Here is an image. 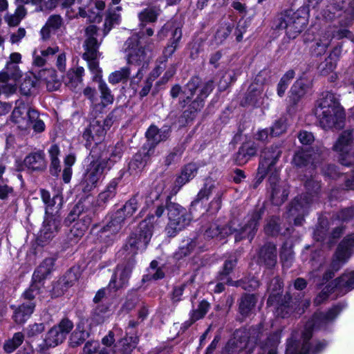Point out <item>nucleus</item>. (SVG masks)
I'll return each instance as SVG.
<instances>
[{"label":"nucleus","instance_id":"nucleus-40","mask_svg":"<svg viewBox=\"0 0 354 354\" xmlns=\"http://www.w3.org/2000/svg\"><path fill=\"white\" fill-rule=\"evenodd\" d=\"M306 93V86L301 81H296L292 86L289 100L292 105L296 106Z\"/></svg>","mask_w":354,"mask_h":354},{"label":"nucleus","instance_id":"nucleus-51","mask_svg":"<svg viewBox=\"0 0 354 354\" xmlns=\"http://www.w3.org/2000/svg\"><path fill=\"white\" fill-rule=\"evenodd\" d=\"M82 354H110L109 350L100 344L96 341L87 342L84 348Z\"/></svg>","mask_w":354,"mask_h":354},{"label":"nucleus","instance_id":"nucleus-12","mask_svg":"<svg viewBox=\"0 0 354 354\" xmlns=\"http://www.w3.org/2000/svg\"><path fill=\"white\" fill-rule=\"evenodd\" d=\"M123 50L128 64L140 65L146 59V53L140 44L138 35L129 37L124 44Z\"/></svg>","mask_w":354,"mask_h":354},{"label":"nucleus","instance_id":"nucleus-4","mask_svg":"<svg viewBox=\"0 0 354 354\" xmlns=\"http://www.w3.org/2000/svg\"><path fill=\"white\" fill-rule=\"evenodd\" d=\"M169 222L165 232L169 237H174L189 225L192 217L187 210L178 203L171 202L168 196L166 203Z\"/></svg>","mask_w":354,"mask_h":354},{"label":"nucleus","instance_id":"nucleus-34","mask_svg":"<svg viewBox=\"0 0 354 354\" xmlns=\"http://www.w3.org/2000/svg\"><path fill=\"white\" fill-rule=\"evenodd\" d=\"M137 233H132L127 238L125 244L122 247V251L125 252V257L134 259L138 251H142L144 243L137 242Z\"/></svg>","mask_w":354,"mask_h":354},{"label":"nucleus","instance_id":"nucleus-64","mask_svg":"<svg viewBox=\"0 0 354 354\" xmlns=\"http://www.w3.org/2000/svg\"><path fill=\"white\" fill-rule=\"evenodd\" d=\"M78 279V274L74 269H70L66 274L59 281V284L66 288L72 286Z\"/></svg>","mask_w":354,"mask_h":354},{"label":"nucleus","instance_id":"nucleus-29","mask_svg":"<svg viewBox=\"0 0 354 354\" xmlns=\"http://www.w3.org/2000/svg\"><path fill=\"white\" fill-rule=\"evenodd\" d=\"M310 339L305 340L303 338V344L300 351H298L296 346L293 343L290 342L288 344L286 351L290 347L292 348L294 354H318L326 346L327 344L325 341L317 342L313 346H310L309 344Z\"/></svg>","mask_w":354,"mask_h":354},{"label":"nucleus","instance_id":"nucleus-61","mask_svg":"<svg viewBox=\"0 0 354 354\" xmlns=\"http://www.w3.org/2000/svg\"><path fill=\"white\" fill-rule=\"evenodd\" d=\"M259 281L254 277H251L243 280L235 281L236 286H241L244 290L248 291L256 290L259 286Z\"/></svg>","mask_w":354,"mask_h":354},{"label":"nucleus","instance_id":"nucleus-10","mask_svg":"<svg viewBox=\"0 0 354 354\" xmlns=\"http://www.w3.org/2000/svg\"><path fill=\"white\" fill-rule=\"evenodd\" d=\"M136 262V259L133 257H124V261L116 266L109 287L116 290L125 286L128 283Z\"/></svg>","mask_w":354,"mask_h":354},{"label":"nucleus","instance_id":"nucleus-16","mask_svg":"<svg viewBox=\"0 0 354 354\" xmlns=\"http://www.w3.org/2000/svg\"><path fill=\"white\" fill-rule=\"evenodd\" d=\"M281 153L282 150L278 145L266 147L261 151L259 165L271 171V174L274 172H279L275 165Z\"/></svg>","mask_w":354,"mask_h":354},{"label":"nucleus","instance_id":"nucleus-57","mask_svg":"<svg viewBox=\"0 0 354 354\" xmlns=\"http://www.w3.org/2000/svg\"><path fill=\"white\" fill-rule=\"evenodd\" d=\"M262 92L263 88H261V86L252 83L248 89L247 95L245 97L246 102L251 104H256L258 102Z\"/></svg>","mask_w":354,"mask_h":354},{"label":"nucleus","instance_id":"nucleus-20","mask_svg":"<svg viewBox=\"0 0 354 354\" xmlns=\"http://www.w3.org/2000/svg\"><path fill=\"white\" fill-rule=\"evenodd\" d=\"M156 222V221L153 215H147L139 224V231L138 233H137V242L145 244L143 250H146L151 241Z\"/></svg>","mask_w":354,"mask_h":354},{"label":"nucleus","instance_id":"nucleus-1","mask_svg":"<svg viewBox=\"0 0 354 354\" xmlns=\"http://www.w3.org/2000/svg\"><path fill=\"white\" fill-rule=\"evenodd\" d=\"M98 28L95 25H89L85 29L86 37L84 47L85 52L82 57L86 61L90 71L93 74V80L98 82V89L100 92V97L103 106L111 104L113 102L114 97L107 84L101 79L102 70L99 66L98 58L100 53L98 48L101 42H99L96 36L97 35Z\"/></svg>","mask_w":354,"mask_h":354},{"label":"nucleus","instance_id":"nucleus-28","mask_svg":"<svg viewBox=\"0 0 354 354\" xmlns=\"http://www.w3.org/2000/svg\"><path fill=\"white\" fill-rule=\"evenodd\" d=\"M55 261V257L46 258L35 270L32 280L42 283V281L53 271Z\"/></svg>","mask_w":354,"mask_h":354},{"label":"nucleus","instance_id":"nucleus-33","mask_svg":"<svg viewBox=\"0 0 354 354\" xmlns=\"http://www.w3.org/2000/svg\"><path fill=\"white\" fill-rule=\"evenodd\" d=\"M21 77V72L15 63H7L6 68L0 72V82L3 84L8 83L9 81L16 84Z\"/></svg>","mask_w":354,"mask_h":354},{"label":"nucleus","instance_id":"nucleus-7","mask_svg":"<svg viewBox=\"0 0 354 354\" xmlns=\"http://www.w3.org/2000/svg\"><path fill=\"white\" fill-rule=\"evenodd\" d=\"M341 310L342 308L339 306H335L326 313H315L312 319L306 323L302 333V338H304L305 340L310 339L314 329L322 328L326 326L328 323L333 322Z\"/></svg>","mask_w":354,"mask_h":354},{"label":"nucleus","instance_id":"nucleus-37","mask_svg":"<svg viewBox=\"0 0 354 354\" xmlns=\"http://www.w3.org/2000/svg\"><path fill=\"white\" fill-rule=\"evenodd\" d=\"M331 41V33L327 31L320 38L316 39L311 46L310 49L312 53L317 56L324 54L328 47L330 46Z\"/></svg>","mask_w":354,"mask_h":354},{"label":"nucleus","instance_id":"nucleus-6","mask_svg":"<svg viewBox=\"0 0 354 354\" xmlns=\"http://www.w3.org/2000/svg\"><path fill=\"white\" fill-rule=\"evenodd\" d=\"M306 24V19L299 12L286 10L274 19L273 26L277 30H286L290 38H295L301 32Z\"/></svg>","mask_w":354,"mask_h":354},{"label":"nucleus","instance_id":"nucleus-62","mask_svg":"<svg viewBox=\"0 0 354 354\" xmlns=\"http://www.w3.org/2000/svg\"><path fill=\"white\" fill-rule=\"evenodd\" d=\"M138 339L136 337H130L129 338L126 337L120 341L122 348L120 352L122 354H131L133 349L136 348L138 344Z\"/></svg>","mask_w":354,"mask_h":354},{"label":"nucleus","instance_id":"nucleus-59","mask_svg":"<svg viewBox=\"0 0 354 354\" xmlns=\"http://www.w3.org/2000/svg\"><path fill=\"white\" fill-rule=\"evenodd\" d=\"M294 77L295 71L293 70H289L281 77L277 85V94L279 96L282 97L284 95L290 80H292Z\"/></svg>","mask_w":354,"mask_h":354},{"label":"nucleus","instance_id":"nucleus-52","mask_svg":"<svg viewBox=\"0 0 354 354\" xmlns=\"http://www.w3.org/2000/svg\"><path fill=\"white\" fill-rule=\"evenodd\" d=\"M146 165V160L141 153H136L129 163L130 173L137 174Z\"/></svg>","mask_w":354,"mask_h":354},{"label":"nucleus","instance_id":"nucleus-9","mask_svg":"<svg viewBox=\"0 0 354 354\" xmlns=\"http://www.w3.org/2000/svg\"><path fill=\"white\" fill-rule=\"evenodd\" d=\"M281 288V284L279 279H274L268 287V289L272 292L268 299L267 304L270 306H274L277 315L284 317L288 314V308L291 297L289 294L280 295L278 290H280Z\"/></svg>","mask_w":354,"mask_h":354},{"label":"nucleus","instance_id":"nucleus-43","mask_svg":"<svg viewBox=\"0 0 354 354\" xmlns=\"http://www.w3.org/2000/svg\"><path fill=\"white\" fill-rule=\"evenodd\" d=\"M131 71V67L127 66L111 73L109 76V83L116 84L120 82H127L130 77Z\"/></svg>","mask_w":354,"mask_h":354},{"label":"nucleus","instance_id":"nucleus-25","mask_svg":"<svg viewBox=\"0 0 354 354\" xmlns=\"http://www.w3.org/2000/svg\"><path fill=\"white\" fill-rule=\"evenodd\" d=\"M197 171L198 167L194 163H189L184 166L181 169L180 176H178L175 180L172 192L176 194L185 184L194 178Z\"/></svg>","mask_w":354,"mask_h":354},{"label":"nucleus","instance_id":"nucleus-48","mask_svg":"<svg viewBox=\"0 0 354 354\" xmlns=\"http://www.w3.org/2000/svg\"><path fill=\"white\" fill-rule=\"evenodd\" d=\"M198 244L196 239H187L183 241V245L175 253L176 259H180L189 255L196 248Z\"/></svg>","mask_w":354,"mask_h":354},{"label":"nucleus","instance_id":"nucleus-21","mask_svg":"<svg viewBox=\"0 0 354 354\" xmlns=\"http://www.w3.org/2000/svg\"><path fill=\"white\" fill-rule=\"evenodd\" d=\"M352 130L344 131L333 147L334 151L340 153L341 158H339V162L342 165L344 166L350 165V162L348 161L344 156L349 151L350 145L352 142Z\"/></svg>","mask_w":354,"mask_h":354},{"label":"nucleus","instance_id":"nucleus-50","mask_svg":"<svg viewBox=\"0 0 354 354\" xmlns=\"http://www.w3.org/2000/svg\"><path fill=\"white\" fill-rule=\"evenodd\" d=\"M24 339V336L22 333H15L12 338L5 342L3 344L5 352L7 353H12L23 343Z\"/></svg>","mask_w":354,"mask_h":354},{"label":"nucleus","instance_id":"nucleus-35","mask_svg":"<svg viewBox=\"0 0 354 354\" xmlns=\"http://www.w3.org/2000/svg\"><path fill=\"white\" fill-rule=\"evenodd\" d=\"M333 283H335L336 290L341 292H348L354 288V271L345 272L340 277L335 279Z\"/></svg>","mask_w":354,"mask_h":354},{"label":"nucleus","instance_id":"nucleus-42","mask_svg":"<svg viewBox=\"0 0 354 354\" xmlns=\"http://www.w3.org/2000/svg\"><path fill=\"white\" fill-rule=\"evenodd\" d=\"M160 13V9L158 6H151L140 12L138 17L142 24L153 23L157 20Z\"/></svg>","mask_w":354,"mask_h":354},{"label":"nucleus","instance_id":"nucleus-60","mask_svg":"<svg viewBox=\"0 0 354 354\" xmlns=\"http://www.w3.org/2000/svg\"><path fill=\"white\" fill-rule=\"evenodd\" d=\"M41 287L43 283L32 280L30 287L23 293L24 299L28 300V302H34L33 299L40 293Z\"/></svg>","mask_w":354,"mask_h":354},{"label":"nucleus","instance_id":"nucleus-46","mask_svg":"<svg viewBox=\"0 0 354 354\" xmlns=\"http://www.w3.org/2000/svg\"><path fill=\"white\" fill-rule=\"evenodd\" d=\"M306 192L304 195L299 197L305 198L306 201H308L309 204L313 201V198L317 195L320 190L319 182L313 178L308 179L305 183Z\"/></svg>","mask_w":354,"mask_h":354},{"label":"nucleus","instance_id":"nucleus-27","mask_svg":"<svg viewBox=\"0 0 354 354\" xmlns=\"http://www.w3.org/2000/svg\"><path fill=\"white\" fill-rule=\"evenodd\" d=\"M203 235L206 239H213L219 236L223 239L230 235L229 223L225 226H221L217 222H212L203 226Z\"/></svg>","mask_w":354,"mask_h":354},{"label":"nucleus","instance_id":"nucleus-36","mask_svg":"<svg viewBox=\"0 0 354 354\" xmlns=\"http://www.w3.org/2000/svg\"><path fill=\"white\" fill-rule=\"evenodd\" d=\"M344 0H329V4L323 11V16L327 20H333L342 15V10L345 8Z\"/></svg>","mask_w":354,"mask_h":354},{"label":"nucleus","instance_id":"nucleus-32","mask_svg":"<svg viewBox=\"0 0 354 354\" xmlns=\"http://www.w3.org/2000/svg\"><path fill=\"white\" fill-rule=\"evenodd\" d=\"M257 301L254 295L244 294L239 302V313L243 319L249 317L254 309Z\"/></svg>","mask_w":354,"mask_h":354},{"label":"nucleus","instance_id":"nucleus-23","mask_svg":"<svg viewBox=\"0 0 354 354\" xmlns=\"http://www.w3.org/2000/svg\"><path fill=\"white\" fill-rule=\"evenodd\" d=\"M24 167L31 171H43L46 167V163L44 159V153L42 151L34 152L28 155L24 160V164L18 168L19 171H22Z\"/></svg>","mask_w":354,"mask_h":354},{"label":"nucleus","instance_id":"nucleus-63","mask_svg":"<svg viewBox=\"0 0 354 354\" xmlns=\"http://www.w3.org/2000/svg\"><path fill=\"white\" fill-rule=\"evenodd\" d=\"M232 26L230 24L221 25L215 34V38L218 42H223L231 33Z\"/></svg>","mask_w":354,"mask_h":354},{"label":"nucleus","instance_id":"nucleus-31","mask_svg":"<svg viewBox=\"0 0 354 354\" xmlns=\"http://www.w3.org/2000/svg\"><path fill=\"white\" fill-rule=\"evenodd\" d=\"M35 302H24L15 309L12 316L14 321L18 324L26 322L34 312Z\"/></svg>","mask_w":354,"mask_h":354},{"label":"nucleus","instance_id":"nucleus-8","mask_svg":"<svg viewBox=\"0 0 354 354\" xmlns=\"http://www.w3.org/2000/svg\"><path fill=\"white\" fill-rule=\"evenodd\" d=\"M86 171L80 183L82 190L88 193L96 187L104 170L106 169V162H100L97 158H91Z\"/></svg>","mask_w":354,"mask_h":354},{"label":"nucleus","instance_id":"nucleus-2","mask_svg":"<svg viewBox=\"0 0 354 354\" xmlns=\"http://www.w3.org/2000/svg\"><path fill=\"white\" fill-rule=\"evenodd\" d=\"M315 115L320 126L324 129H341L344 122L345 115L335 95L326 92L317 102Z\"/></svg>","mask_w":354,"mask_h":354},{"label":"nucleus","instance_id":"nucleus-55","mask_svg":"<svg viewBox=\"0 0 354 354\" xmlns=\"http://www.w3.org/2000/svg\"><path fill=\"white\" fill-rule=\"evenodd\" d=\"M209 304L207 301L203 300L198 306V308L192 311L190 317L189 325L204 317L209 310Z\"/></svg>","mask_w":354,"mask_h":354},{"label":"nucleus","instance_id":"nucleus-19","mask_svg":"<svg viewBox=\"0 0 354 354\" xmlns=\"http://www.w3.org/2000/svg\"><path fill=\"white\" fill-rule=\"evenodd\" d=\"M277 259L276 245L272 243H266L258 252L257 262L266 268L271 269L275 266Z\"/></svg>","mask_w":354,"mask_h":354},{"label":"nucleus","instance_id":"nucleus-49","mask_svg":"<svg viewBox=\"0 0 354 354\" xmlns=\"http://www.w3.org/2000/svg\"><path fill=\"white\" fill-rule=\"evenodd\" d=\"M337 54L333 50L330 55L322 62L319 67V71L322 75H327L334 71L336 67Z\"/></svg>","mask_w":354,"mask_h":354},{"label":"nucleus","instance_id":"nucleus-58","mask_svg":"<svg viewBox=\"0 0 354 354\" xmlns=\"http://www.w3.org/2000/svg\"><path fill=\"white\" fill-rule=\"evenodd\" d=\"M88 337V333L83 329L77 328L70 337V344L72 347L82 344Z\"/></svg>","mask_w":354,"mask_h":354},{"label":"nucleus","instance_id":"nucleus-15","mask_svg":"<svg viewBox=\"0 0 354 354\" xmlns=\"http://www.w3.org/2000/svg\"><path fill=\"white\" fill-rule=\"evenodd\" d=\"M106 133V129L98 119H93L83 132L82 137L86 141V146H91L92 142L96 146L100 145Z\"/></svg>","mask_w":354,"mask_h":354},{"label":"nucleus","instance_id":"nucleus-17","mask_svg":"<svg viewBox=\"0 0 354 354\" xmlns=\"http://www.w3.org/2000/svg\"><path fill=\"white\" fill-rule=\"evenodd\" d=\"M170 132L169 127L159 129L156 126L151 125L146 132L147 143L144 146L145 149H147V153L153 150L159 142L166 140L169 137Z\"/></svg>","mask_w":354,"mask_h":354},{"label":"nucleus","instance_id":"nucleus-56","mask_svg":"<svg viewBox=\"0 0 354 354\" xmlns=\"http://www.w3.org/2000/svg\"><path fill=\"white\" fill-rule=\"evenodd\" d=\"M311 162V155L307 151H298L293 157L292 163L297 167H303Z\"/></svg>","mask_w":354,"mask_h":354},{"label":"nucleus","instance_id":"nucleus-47","mask_svg":"<svg viewBox=\"0 0 354 354\" xmlns=\"http://www.w3.org/2000/svg\"><path fill=\"white\" fill-rule=\"evenodd\" d=\"M264 232L266 234L271 236H276L280 234L281 221L279 217L272 216L266 221L264 225Z\"/></svg>","mask_w":354,"mask_h":354},{"label":"nucleus","instance_id":"nucleus-44","mask_svg":"<svg viewBox=\"0 0 354 354\" xmlns=\"http://www.w3.org/2000/svg\"><path fill=\"white\" fill-rule=\"evenodd\" d=\"M120 20V15L115 10L109 9L106 13L104 28L103 37H104L115 24H118Z\"/></svg>","mask_w":354,"mask_h":354},{"label":"nucleus","instance_id":"nucleus-54","mask_svg":"<svg viewBox=\"0 0 354 354\" xmlns=\"http://www.w3.org/2000/svg\"><path fill=\"white\" fill-rule=\"evenodd\" d=\"M181 30L179 28H176L174 30L173 38L170 42V44L165 47L163 50V55L166 59L170 57L174 54L177 48L178 42L181 38Z\"/></svg>","mask_w":354,"mask_h":354},{"label":"nucleus","instance_id":"nucleus-11","mask_svg":"<svg viewBox=\"0 0 354 354\" xmlns=\"http://www.w3.org/2000/svg\"><path fill=\"white\" fill-rule=\"evenodd\" d=\"M270 198L275 205H281L288 198L289 194L288 186L280 181L279 173L274 172L268 177Z\"/></svg>","mask_w":354,"mask_h":354},{"label":"nucleus","instance_id":"nucleus-3","mask_svg":"<svg viewBox=\"0 0 354 354\" xmlns=\"http://www.w3.org/2000/svg\"><path fill=\"white\" fill-rule=\"evenodd\" d=\"M11 121L21 131H27L32 127L35 131L40 133L45 128L44 122L39 119V113L21 102L13 109Z\"/></svg>","mask_w":354,"mask_h":354},{"label":"nucleus","instance_id":"nucleus-26","mask_svg":"<svg viewBox=\"0 0 354 354\" xmlns=\"http://www.w3.org/2000/svg\"><path fill=\"white\" fill-rule=\"evenodd\" d=\"M40 192L42 201L46 205V216L58 214L62 206V198L57 194L51 197L49 192L44 189H41Z\"/></svg>","mask_w":354,"mask_h":354},{"label":"nucleus","instance_id":"nucleus-14","mask_svg":"<svg viewBox=\"0 0 354 354\" xmlns=\"http://www.w3.org/2000/svg\"><path fill=\"white\" fill-rule=\"evenodd\" d=\"M91 203L87 200L81 201L77 203L66 217L65 222L68 224L79 219L83 221V227L80 234H83L88 227L91 221V212L88 210V205Z\"/></svg>","mask_w":354,"mask_h":354},{"label":"nucleus","instance_id":"nucleus-39","mask_svg":"<svg viewBox=\"0 0 354 354\" xmlns=\"http://www.w3.org/2000/svg\"><path fill=\"white\" fill-rule=\"evenodd\" d=\"M84 72L83 67L71 69L64 79L66 85L72 89L75 88L82 82Z\"/></svg>","mask_w":354,"mask_h":354},{"label":"nucleus","instance_id":"nucleus-13","mask_svg":"<svg viewBox=\"0 0 354 354\" xmlns=\"http://www.w3.org/2000/svg\"><path fill=\"white\" fill-rule=\"evenodd\" d=\"M122 154V146L119 144L112 149L111 153L106 149L105 146L99 145L92 147L90 157L97 158L100 162H106V169H110L113 164L121 158Z\"/></svg>","mask_w":354,"mask_h":354},{"label":"nucleus","instance_id":"nucleus-18","mask_svg":"<svg viewBox=\"0 0 354 354\" xmlns=\"http://www.w3.org/2000/svg\"><path fill=\"white\" fill-rule=\"evenodd\" d=\"M60 216L59 214L46 216L40 230L39 240L48 242L57 233L60 226Z\"/></svg>","mask_w":354,"mask_h":354},{"label":"nucleus","instance_id":"nucleus-24","mask_svg":"<svg viewBox=\"0 0 354 354\" xmlns=\"http://www.w3.org/2000/svg\"><path fill=\"white\" fill-rule=\"evenodd\" d=\"M63 334L60 333L59 328H51L47 333L44 342L39 345L38 354H46V351L62 344L65 339Z\"/></svg>","mask_w":354,"mask_h":354},{"label":"nucleus","instance_id":"nucleus-22","mask_svg":"<svg viewBox=\"0 0 354 354\" xmlns=\"http://www.w3.org/2000/svg\"><path fill=\"white\" fill-rule=\"evenodd\" d=\"M305 200V198L296 197L290 205L288 214L290 217L294 218L295 225H301L304 221V216L307 213L309 205L308 201H306L304 203Z\"/></svg>","mask_w":354,"mask_h":354},{"label":"nucleus","instance_id":"nucleus-30","mask_svg":"<svg viewBox=\"0 0 354 354\" xmlns=\"http://www.w3.org/2000/svg\"><path fill=\"white\" fill-rule=\"evenodd\" d=\"M353 248H354V234L347 236L341 241L334 256L346 263L351 257Z\"/></svg>","mask_w":354,"mask_h":354},{"label":"nucleus","instance_id":"nucleus-38","mask_svg":"<svg viewBox=\"0 0 354 354\" xmlns=\"http://www.w3.org/2000/svg\"><path fill=\"white\" fill-rule=\"evenodd\" d=\"M126 218L122 211L117 210L111 216V221L104 227V231L117 233L122 228Z\"/></svg>","mask_w":354,"mask_h":354},{"label":"nucleus","instance_id":"nucleus-41","mask_svg":"<svg viewBox=\"0 0 354 354\" xmlns=\"http://www.w3.org/2000/svg\"><path fill=\"white\" fill-rule=\"evenodd\" d=\"M118 185V179H113L106 186L105 190L98 195L97 201L100 205L105 204L115 196Z\"/></svg>","mask_w":354,"mask_h":354},{"label":"nucleus","instance_id":"nucleus-53","mask_svg":"<svg viewBox=\"0 0 354 354\" xmlns=\"http://www.w3.org/2000/svg\"><path fill=\"white\" fill-rule=\"evenodd\" d=\"M139 204L138 195L133 196L128 200L122 208L119 209L122 211L126 218L131 216L138 209Z\"/></svg>","mask_w":354,"mask_h":354},{"label":"nucleus","instance_id":"nucleus-5","mask_svg":"<svg viewBox=\"0 0 354 354\" xmlns=\"http://www.w3.org/2000/svg\"><path fill=\"white\" fill-rule=\"evenodd\" d=\"M263 212L264 210L262 208L255 209L248 214V220L243 225L237 224L235 221H231L229 223L230 234H234L235 242H240L246 239L250 242L253 240Z\"/></svg>","mask_w":354,"mask_h":354},{"label":"nucleus","instance_id":"nucleus-45","mask_svg":"<svg viewBox=\"0 0 354 354\" xmlns=\"http://www.w3.org/2000/svg\"><path fill=\"white\" fill-rule=\"evenodd\" d=\"M201 84V80L198 77H192L185 86L184 90L183 91V93L185 95L186 99L183 100L180 103H183L185 105L187 101H189L196 93Z\"/></svg>","mask_w":354,"mask_h":354}]
</instances>
